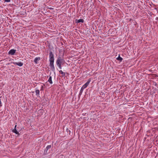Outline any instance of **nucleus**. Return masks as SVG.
Listing matches in <instances>:
<instances>
[{"instance_id":"obj_1","label":"nucleus","mask_w":158,"mask_h":158,"mask_svg":"<svg viewBox=\"0 0 158 158\" xmlns=\"http://www.w3.org/2000/svg\"><path fill=\"white\" fill-rule=\"evenodd\" d=\"M49 58L50 66L51 68L52 71H54L55 70V68L54 65V55L52 51L50 52Z\"/></svg>"},{"instance_id":"obj_2","label":"nucleus","mask_w":158,"mask_h":158,"mask_svg":"<svg viewBox=\"0 0 158 158\" xmlns=\"http://www.w3.org/2000/svg\"><path fill=\"white\" fill-rule=\"evenodd\" d=\"M64 62L63 59H62L60 57H59L56 61V64L57 65H61Z\"/></svg>"},{"instance_id":"obj_3","label":"nucleus","mask_w":158,"mask_h":158,"mask_svg":"<svg viewBox=\"0 0 158 158\" xmlns=\"http://www.w3.org/2000/svg\"><path fill=\"white\" fill-rule=\"evenodd\" d=\"M90 81L91 80L89 79L81 87L84 89L86 88L89 84Z\"/></svg>"},{"instance_id":"obj_4","label":"nucleus","mask_w":158,"mask_h":158,"mask_svg":"<svg viewBox=\"0 0 158 158\" xmlns=\"http://www.w3.org/2000/svg\"><path fill=\"white\" fill-rule=\"evenodd\" d=\"M16 50L14 49H11L9 52L8 54L11 55H13L16 52Z\"/></svg>"},{"instance_id":"obj_5","label":"nucleus","mask_w":158,"mask_h":158,"mask_svg":"<svg viewBox=\"0 0 158 158\" xmlns=\"http://www.w3.org/2000/svg\"><path fill=\"white\" fill-rule=\"evenodd\" d=\"M13 63L14 64L17 65L20 67L22 66L23 65V63L22 62H13Z\"/></svg>"},{"instance_id":"obj_6","label":"nucleus","mask_w":158,"mask_h":158,"mask_svg":"<svg viewBox=\"0 0 158 158\" xmlns=\"http://www.w3.org/2000/svg\"><path fill=\"white\" fill-rule=\"evenodd\" d=\"M40 57H36L34 61L36 64H38V61L40 60Z\"/></svg>"},{"instance_id":"obj_7","label":"nucleus","mask_w":158,"mask_h":158,"mask_svg":"<svg viewBox=\"0 0 158 158\" xmlns=\"http://www.w3.org/2000/svg\"><path fill=\"white\" fill-rule=\"evenodd\" d=\"M48 81L51 84H52V77L51 76H50Z\"/></svg>"},{"instance_id":"obj_8","label":"nucleus","mask_w":158,"mask_h":158,"mask_svg":"<svg viewBox=\"0 0 158 158\" xmlns=\"http://www.w3.org/2000/svg\"><path fill=\"white\" fill-rule=\"evenodd\" d=\"M12 131L13 132L15 133L16 134H18V135L19 134V132L17 131L15 129H13Z\"/></svg>"},{"instance_id":"obj_9","label":"nucleus","mask_w":158,"mask_h":158,"mask_svg":"<svg viewBox=\"0 0 158 158\" xmlns=\"http://www.w3.org/2000/svg\"><path fill=\"white\" fill-rule=\"evenodd\" d=\"M35 94L36 96H39L40 95V90L38 89H36L35 90Z\"/></svg>"},{"instance_id":"obj_10","label":"nucleus","mask_w":158,"mask_h":158,"mask_svg":"<svg viewBox=\"0 0 158 158\" xmlns=\"http://www.w3.org/2000/svg\"><path fill=\"white\" fill-rule=\"evenodd\" d=\"M51 147V145H48L47 146V147L46 148L45 150H44V152L46 151V152L49 149H50Z\"/></svg>"},{"instance_id":"obj_11","label":"nucleus","mask_w":158,"mask_h":158,"mask_svg":"<svg viewBox=\"0 0 158 158\" xmlns=\"http://www.w3.org/2000/svg\"><path fill=\"white\" fill-rule=\"evenodd\" d=\"M59 72L62 75L63 77L64 76H65V73L63 72L62 70H60L59 71Z\"/></svg>"},{"instance_id":"obj_12","label":"nucleus","mask_w":158,"mask_h":158,"mask_svg":"<svg viewBox=\"0 0 158 158\" xmlns=\"http://www.w3.org/2000/svg\"><path fill=\"white\" fill-rule=\"evenodd\" d=\"M117 60H119L120 61H122L123 60V58L120 56H119L117 58Z\"/></svg>"},{"instance_id":"obj_13","label":"nucleus","mask_w":158,"mask_h":158,"mask_svg":"<svg viewBox=\"0 0 158 158\" xmlns=\"http://www.w3.org/2000/svg\"><path fill=\"white\" fill-rule=\"evenodd\" d=\"M84 89H83L82 87L81 88V90H80V91L79 94L81 95V94H82Z\"/></svg>"},{"instance_id":"obj_14","label":"nucleus","mask_w":158,"mask_h":158,"mask_svg":"<svg viewBox=\"0 0 158 158\" xmlns=\"http://www.w3.org/2000/svg\"><path fill=\"white\" fill-rule=\"evenodd\" d=\"M84 20L83 19H79L78 20V22L80 23V22H81V23H83Z\"/></svg>"},{"instance_id":"obj_15","label":"nucleus","mask_w":158,"mask_h":158,"mask_svg":"<svg viewBox=\"0 0 158 158\" xmlns=\"http://www.w3.org/2000/svg\"><path fill=\"white\" fill-rule=\"evenodd\" d=\"M44 85H42L41 87V88H40V90L41 91H43V90H44Z\"/></svg>"},{"instance_id":"obj_16","label":"nucleus","mask_w":158,"mask_h":158,"mask_svg":"<svg viewBox=\"0 0 158 158\" xmlns=\"http://www.w3.org/2000/svg\"><path fill=\"white\" fill-rule=\"evenodd\" d=\"M57 65L60 69H62L61 65Z\"/></svg>"},{"instance_id":"obj_17","label":"nucleus","mask_w":158,"mask_h":158,"mask_svg":"<svg viewBox=\"0 0 158 158\" xmlns=\"http://www.w3.org/2000/svg\"><path fill=\"white\" fill-rule=\"evenodd\" d=\"M5 1L6 2H10V0H5Z\"/></svg>"},{"instance_id":"obj_18","label":"nucleus","mask_w":158,"mask_h":158,"mask_svg":"<svg viewBox=\"0 0 158 158\" xmlns=\"http://www.w3.org/2000/svg\"><path fill=\"white\" fill-rule=\"evenodd\" d=\"M48 8L50 10H53V8L52 7H48Z\"/></svg>"},{"instance_id":"obj_19","label":"nucleus","mask_w":158,"mask_h":158,"mask_svg":"<svg viewBox=\"0 0 158 158\" xmlns=\"http://www.w3.org/2000/svg\"><path fill=\"white\" fill-rule=\"evenodd\" d=\"M16 126H17V125H16L15 126V128H14V129H16Z\"/></svg>"},{"instance_id":"obj_20","label":"nucleus","mask_w":158,"mask_h":158,"mask_svg":"<svg viewBox=\"0 0 158 158\" xmlns=\"http://www.w3.org/2000/svg\"><path fill=\"white\" fill-rule=\"evenodd\" d=\"M1 104V101H0V104Z\"/></svg>"},{"instance_id":"obj_21","label":"nucleus","mask_w":158,"mask_h":158,"mask_svg":"<svg viewBox=\"0 0 158 158\" xmlns=\"http://www.w3.org/2000/svg\"><path fill=\"white\" fill-rule=\"evenodd\" d=\"M1 0H0V1H1Z\"/></svg>"}]
</instances>
